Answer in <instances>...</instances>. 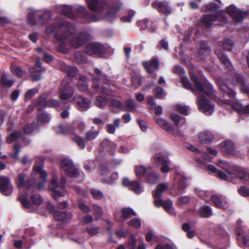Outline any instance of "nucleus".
<instances>
[{
	"mask_svg": "<svg viewBox=\"0 0 249 249\" xmlns=\"http://www.w3.org/2000/svg\"><path fill=\"white\" fill-rule=\"evenodd\" d=\"M154 120L157 124L164 130L170 132L175 137L182 136L181 132L179 129L174 130V126L166 120L159 117H155Z\"/></svg>",
	"mask_w": 249,
	"mask_h": 249,
	"instance_id": "nucleus-9",
	"label": "nucleus"
},
{
	"mask_svg": "<svg viewBox=\"0 0 249 249\" xmlns=\"http://www.w3.org/2000/svg\"><path fill=\"white\" fill-rule=\"evenodd\" d=\"M90 193L93 197L95 199H100L103 197V193L99 190L92 188L90 190Z\"/></svg>",
	"mask_w": 249,
	"mask_h": 249,
	"instance_id": "nucleus-63",
	"label": "nucleus"
},
{
	"mask_svg": "<svg viewBox=\"0 0 249 249\" xmlns=\"http://www.w3.org/2000/svg\"><path fill=\"white\" fill-rule=\"evenodd\" d=\"M237 240L239 246L242 248L249 247V235L245 236L243 231L239 228L236 229Z\"/></svg>",
	"mask_w": 249,
	"mask_h": 249,
	"instance_id": "nucleus-22",
	"label": "nucleus"
},
{
	"mask_svg": "<svg viewBox=\"0 0 249 249\" xmlns=\"http://www.w3.org/2000/svg\"><path fill=\"white\" fill-rule=\"evenodd\" d=\"M128 224L130 227L138 229L141 226V221L139 218H134L128 222Z\"/></svg>",
	"mask_w": 249,
	"mask_h": 249,
	"instance_id": "nucleus-54",
	"label": "nucleus"
},
{
	"mask_svg": "<svg viewBox=\"0 0 249 249\" xmlns=\"http://www.w3.org/2000/svg\"><path fill=\"white\" fill-rule=\"evenodd\" d=\"M69 77L65 78L62 83V87L60 89L59 97L63 101L68 100L72 97L74 94V89L67 83Z\"/></svg>",
	"mask_w": 249,
	"mask_h": 249,
	"instance_id": "nucleus-10",
	"label": "nucleus"
},
{
	"mask_svg": "<svg viewBox=\"0 0 249 249\" xmlns=\"http://www.w3.org/2000/svg\"><path fill=\"white\" fill-rule=\"evenodd\" d=\"M119 178L117 173H113L111 174L109 178H104L103 181L106 183H113Z\"/></svg>",
	"mask_w": 249,
	"mask_h": 249,
	"instance_id": "nucleus-52",
	"label": "nucleus"
},
{
	"mask_svg": "<svg viewBox=\"0 0 249 249\" xmlns=\"http://www.w3.org/2000/svg\"><path fill=\"white\" fill-rule=\"evenodd\" d=\"M218 9V5L214 3H210L206 5L203 11H212L216 13V14L206 15L201 18V23L208 27H211L213 24L214 22L217 20L222 21V23L219 24V25H222L223 24L226 23L227 22V18L221 15L220 12L217 11Z\"/></svg>",
	"mask_w": 249,
	"mask_h": 249,
	"instance_id": "nucleus-4",
	"label": "nucleus"
},
{
	"mask_svg": "<svg viewBox=\"0 0 249 249\" xmlns=\"http://www.w3.org/2000/svg\"><path fill=\"white\" fill-rule=\"evenodd\" d=\"M233 82L234 84H242L240 87L241 91L249 95V88L248 86L243 84L244 79L243 76L239 74H235L233 77Z\"/></svg>",
	"mask_w": 249,
	"mask_h": 249,
	"instance_id": "nucleus-26",
	"label": "nucleus"
},
{
	"mask_svg": "<svg viewBox=\"0 0 249 249\" xmlns=\"http://www.w3.org/2000/svg\"><path fill=\"white\" fill-rule=\"evenodd\" d=\"M215 53L218 56L220 61L225 65L226 67L230 68L231 67V63L228 57L219 49L215 50Z\"/></svg>",
	"mask_w": 249,
	"mask_h": 249,
	"instance_id": "nucleus-37",
	"label": "nucleus"
},
{
	"mask_svg": "<svg viewBox=\"0 0 249 249\" xmlns=\"http://www.w3.org/2000/svg\"><path fill=\"white\" fill-rule=\"evenodd\" d=\"M26 174L23 173L19 174L15 179V183L18 188L26 187L27 188L30 186L31 180L26 181Z\"/></svg>",
	"mask_w": 249,
	"mask_h": 249,
	"instance_id": "nucleus-29",
	"label": "nucleus"
},
{
	"mask_svg": "<svg viewBox=\"0 0 249 249\" xmlns=\"http://www.w3.org/2000/svg\"><path fill=\"white\" fill-rule=\"evenodd\" d=\"M90 39V36L87 33L76 34L72 36L70 43L74 48H77L87 42Z\"/></svg>",
	"mask_w": 249,
	"mask_h": 249,
	"instance_id": "nucleus-15",
	"label": "nucleus"
},
{
	"mask_svg": "<svg viewBox=\"0 0 249 249\" xmlns=\"http://www.w3.org/2000/svg\"><path fill=\"white\" fill-rule=\"evenodd\" d=\"M107 99L105 96H99L97 97L95 105L100 108H103L107 104Z\"/></svg>",
	"mask_w": 249,
	"mask_h": 249,
	"instance_id": "nucleus-48",
	"label": "nucleus"
},
{
	"mask_svg": "<svg viewBox=\"0 0 249 249\" xmlns=\"http://www.w3.org/2000/svg\"><path fill=\"white\" fill-rule=\"evenodd\" d=\"M221 150L230 154H233L235 150L234 143L229 140H226L220 144Z\"/></svg>",
	"mask_w": 249,
	"mask_h": 249,
	"instance_id": "nucleus-30",
	"label": "nucleus"
},
{
	"mask_svg": "<svg viewBox=\"0 0 249 249\" xmlns=\"http://www.w3.org/2000/svg\"><path fill=\"white\" fill-rule=\"evenodd\" d=\"M36 176H39L42 179V180L38 183L37 186L38 190H41L44 186L47 181V173L43 169L42 166L41 165H36L34 167L31 173V176L33 178H35Z\"/></svg>",
	"mask_w": 249,
	"mask_h": 249,
	"instance_id": "nucleus-13",
	"label": "nucleus"
},
{
	"mask_svg": "<svg viewBox=\"0 0 249 249\" xmlns=\"http://www.w3.org/2000/svg\"><path fill=\"white\" fill-rule=\"evenodd\" d=\"M14 82V79H8L6 74H2L1 77V83L5 88L11 87Z\"/></svg>",
	"mask_w": 249,
	"mask_h": 249,
	"instance_id": "nucleus-47",
	"label": "nucleus"
},
{
	"mask_svg": "<svg viewBox=\"0 0 249 249\" xmlns=\"http://www.w3.org/2000/svg\"><path fill=\"white\" fill-rule=\"evenodd\" d=\"M99 132L97 130H89L85 134V139L88 141H90L95 139L99 135Z\"/></svg>",
	"mask_w": 249,
	"mask_h": 249,
	"instance_id": "nucleus-49",
	"label": "nucleus"
},
{
	"mask_svg": "<svg viewBox=\"0 0 249 249\" xmlns=\"http://www.w3.org/2000/svg\"><path fill=\"white\" fill-rule=\"evenodd\" d=\"M152 160L154 162L156 165H161V171L163 173H167L169 172V165L170 161L167 156L163 155L161 154H155Z\"/></svg>",
	"mask_w": 249,
	"mask_h": 249,
	"instance_id": "nucleus-11",
	"label": "nucleus"
},
{
	"mask_svg": "<svg viewBox=\"0 0 249 249\" xmlns=\"http://www.w3.org/2000/svg\"><path fill=\"white\" fill-rule=\"evenodd\" d=\"M120 119L116 118L113 120L114 124H109L106 126V130L109 134H114L116 131V128H118L120 126Z\"/></svg>",
	"mask_w": 249,
	"mask_h": 249,
	"instance_id": "nucleus-39",
	"label": "nucleus"
},
{
	"mask_svg": "<svg viewBox=\"0 0 249 249\" xmlns=\"http://www.w3.org/2000/svg\"><path fill=\"white\" fill-rule=\"evenodd\" d=\"M56 133L64 135H73L75 134V128L74 124H59L54 127Z\"/></svg>",
	"mask_w": 249,
	"mask_h": 249,
	"instance_id": "nucleus-17",
	"label": "nucleus"
},
{
	"mask_svg": "<svg viewBox=\"0 0 249 249\" xmlns=\"http://www.w3.org/2000/svg\"><path fill=\"white\" fill-rule=\"evenodd\" d=\"M152 6L154 8L157 9L158 11L165 15H168L171 13V9L166 1H155L153 2Z\"/></svg>",
	"mask_w": 249,
	"mask_h": 249,
	"instance_id": "nucleus-23",
	"label": "nucleus"
},
{
	"mask_svg": "<svg viewBox=\"0 0 249 249\" xmlns=\"http://www.w3.org/2000/svg\"><path fill=\"white\" fill-rule=\"evenodd\" d=\"M36 102L38 105L40 107H57L60 106L59 101L54 99L44 101L42 100V97H39L37 99Z\"/></svg>",
	"mask_w": 249,
	"mask_h": 249,
	"instance_id": "nucleus-27",
	"label": "nucleus"
},
{
	"mask_svg": "<svg viewBox=\"0 0 249 249\" xmlns=\"http://www.w3.org/2000/svg\"><path fill=\"white\" fill-rule=\"evenodd\" d=\"M138 25L140 26L141 29L144 30L148 29L152 32L154 31L156 28L154 23L147 19L139 21L138 22Z\"/></svg>",
	"mask_w": 249,
	"mask_h": 249,
	"instance_id": "nucleus-33",
	"label": "nucleus"
},
{
	"mask_svg": "<svg viewBox=\"0 0 249 249\" xmlns=\"http://www.w3.org/2000/svg\"><path fill=\"white\" fill-rule=\"evenodd\" d=\"M203 53L205 54H208L209 53V48L206 43H202L201 46V50L199 52V55L201 59L203 58L202 56Z\"/></svg>",
	"mask_w": 249,
	"mask_h": 249,
	"instance_id": "nucleus-58",
	"label": "nucleus"
},
{
	"mask_svg": "<svg viewBox=\"0 0 249 249\" xmlns=\"http://www.w3.org/2000/svg\"><path fill=\"white\" fill-rule=\"evenodd\" d=\"M123 217L118 218V221H124L129 219L132 216H136V213L130 208H124L122 210Z\"/></svg>",
	"mask_w": 249,
	"mask_h": 249,
	"instance_id": "nucleus-36",
	"label": "nucleus"
},
{
	"mask_svg": "<svg viewBox=\"0 0 249 249\" xmlns=\"http://www.w3.org/2000/svg\"><path fill=\"white\" fill-rule=\"evenodd\" d=\"M19 199L25 208L29 209L30 208L31 203L25 196H21L19 197Z\"/></svg>",
	"mask_w": 249,
	"mask_h": 249,
	"instance_id": "nucleus-64",
	"label": "nucleus"
},
{
	"mask_svg": "<svg viewBox=\"0 0 249 249\" xmlns=\"http://www.w3.org/2000/svg\"><path fill=\"white\" fill-rule=\"evenodd\" d=\"M154 95L156 98L162 99L165 96L166 93L161 88L157 87L154 90Z\"/></svg>",
	"mask_w": 249,
	"mask_h": 249,
	"instance_id": "nucleus-57",
	"label": "nucleus"
},
{
	"mask_svg": "<svg viewBox=\"0 0 249 249\" xmlns=\"http://www.w3.org/2000/svg\"><path fill=\"white\" fill-rule=\"evenodd\" d=\"M228 13L232 17L235 23L242 21L245 13L238 10L234 5H231L227 8Z\"/></svg>",
	"mask_w": 249,
	"mask_h": 249,
	"instance_id": "nucleus-18",
	"label": "nucleus"
},
{
	"mask_svg": "<svg viewBox=\"0 0 249 249\" xmlns=\"http://www.w3.org/2000/svg\"><path fill=\"white\" fill-rule=\"evenodd\" d=\"M190 77L194 84L195 91L193 92L197 97V103L200 110L207 115H211L214 110V106L203 94L213 98L215 96V91L208 81H205L203 83L200 82L194 72L190 73Z\"/></svg>",
	"mask_w": 249,
	"mask_h": 249,
	"instance_id": "nucleus-1",
	"label": "nucleus"
},
{
	"mask_svg": "<svg viewBox=\"0 0 249 249\" xmlns=\"http://www.w3.org/2000/svg\"><path fill=\"white\" fill-rule=\"evenodd\" d=\"M54 218L58 221L66 223L69 222L71 219L72 215L71 213L56 211L54 213Z\"/></svg>",
	"mask_w": 249,
	"mask_h": 249,
	"instance_id": "nucleus-31",
	"label": "nucleus"
},
{
	"mask_svg": "<svg viewBox=\"0 0 249 249\" xmlns=\"http://www.w3.org/2000/svg\"><path fill=\"white\" fill-rule=\"evenodd\" d=\"M77 86L80 91H86L88 88L87 78L85 76H82L79 79Z\"/></svg>",
	"mask_w": 249,
	"mask_h": 249,
	"instance_id": "nucleus-44",
	"label": "nucleus"
},
{
	"mask_svg": "<svg viewBox=\"0 0 249 249\" xmlns=\"http://www.w3.org/2000/svg\"><path fill=\"white\" fill-rule=\"evenodd\" d=\"M61 166L68 175L73 178L75 182H80L84 180V174L77 170L71 160L63 159L61 161Z\"/></svg>",
	"mask_w": 249,
	"mask_h": 249,
	"instance_id": "nucleus-5",
	"label": "nucleus"
},
{
	"mask_svg": "<svg viewBox=\"0 0 249 249\" xmlns=\"http://www.w3.org/2000/svg\"><path fill=\"white\" fill-rule=\"evenodd\" d=\"M50 16L49 12L42 13L40 11H36L35 12L29 14L28 16V20L32 24L37 23L36 18H37V22L39 24H43Z\"/></svg>",
	"mask_w": 249,
	"mask_h": 249,
	"instance_id": "nucleus-12",
	"label": "nucleus"
},
{
	"mask_svg": "<svg viewBox=\"0 0 249 249\" xmlns=\"http://www.w3.org/2000/svg\"><path fill=\"white\" fill-rule=\"evenodd\" d=\"M220 166L226 170L227 173L229 176L231 178H239L242 179H246L247 176V172L244 170H235L233 172H231L224 165H220Z\"/></svg>",
	"mask_w": 249,
	"mask_h": 249,
	"instance_id": "nucleus-28",
	"label": "nucleus"
},
{
	"mask_svg": "<svg viewBox=\"0 0 249 249\" xmlns=\"http://www.w3.org/2000/svg\"><path fill=\"white\" fill-rule=\"evenodd\" d=\"M220 88L223 90L230 98H231V100L224 98L222 100L223 103L225 104L231 106L233 109L236 110L238 112H242L243 109V107L242 105L234 100V97L236 95L235 92L229 88L227 85L224 84L223 85L219 86Z\"/></svg>",
	"mask_w": 249,
	"mask_h": 249,
	"instance_id": "nucleus-7",
	"label": "nucleus"
},
{
	"mask_svg": "<svg viewBox=\"0 0 249 249\" xmlns=\"http://www.w3.org/2000/svg\"><path fill=\"white\" fill-rule=\"evenodd\" d=\"M136 105L137 104L133 99H129L124 102L123 107L125 111L132 112L135 110Z\"/></svg>",
	"mask_w": 249,
	"mask_h": 249,
	"instance_id": "nucleus-42",
	"label": "nucleus"
},
{
	"mask_svg": "<svg viewBox=\"0 0 249 249\" xmlns=\"http://www.w3.org/2000/svg\"><path fill=\"white\" fill-rule=\"evenodd\" d=\"M0 191L5 196H9L12 193L13 186L8 177L0 176Z\"/></svg>",
	"mask_w": 249,
	"mask_h": 249,
	"instance_id": "nucleus-16",
	"label": "nucleus"
},
{
	"mask_svg": "<svg viewBox=\"0 0 249 249\" xmlns=\"http://www.w3.org/2000/svg\"><path fill=\"white\" fill-rule=\"evenodd\" d=\"M60 68L62 71L67 73L68 76L65 78L69 77L70 78L69 80L66 81V83L71 81V77L74 76L76 74L77 71L75 67L69 66L65 63L61 64Z\"/></svg>",
	"mask_w": 249,
	"mask_h": 249,
	"instance_id": "nucleus-32",
	"label": "nucleus"
},
{
	"mask_svg": "<svg viewBox=\"0 0 249 249\" xmlns=\"http://www.w3.org/2000/svg\"><path fill=\"white\" fill-rule=\"evenodd\" d=\"M104 51V46L97 42L89 44L85 48V52L89 55L101 54Z\"/></svg>",
	"mask_w": 249,
	"mask_h": 249,
	"instance_id": "nucleus-20",
	"label": "nucleus"
},
{
	"mask_svg": "<svg viewBox=\"0 0 249 249\" xmlns=\"http://www.w3.org/2000/svg\"><path fill=\"white\" fill-rule=\"evenodd\" d=\"M198 138L201 143H208L212 142L213 136L211 132L205 131L200 133Z\"/></svg>",
	"mask_w": 249,
	"mask_h": 249,
	"instance_id": "nucleus-34",
	"label": "nucleus"
},
{
	"mask_svg": "<svg viewBox=\"0 0 249 249\" xmlns=\"http://www.w3.org/2000/svg\"><path fill=\"white\" fill-rule=\"evenodd\" d=\"M122 183L124 186L128 187L129 189L137 194L143 191V187L137 180L130 181L128 178H124L123 180Z\"/></svg>",
	"mask_w": 249,
	"mask_h": 249,
	"instance_id": "nucleus-19",
	"label": "nucleus"
},
{
	"mask_svg": "<svg viewBox=\"0 0 249 249\" xmlns=\"http://www.w3.org/2000/svg\"><path fill=\"white\" fill-rule=\"evenodd\" d=\"M62 13L68 17L73 18L74 15L72 13L73 9L70 6L63 5L61 6Z\"/></svg>",
	"mask_w": 249,
	"mask_h": 249,
	"instance_id": "nucleus-46",
	"label": "nucleus"
},
{
	"mask_svg": "<svg viewBox=\"0 0 249 249\" xmlns=\"http://www.w3.org/2000/svg\"><path fill=\"white\" fill-rule=\"evenodd\" d=\"M211 161V157L206 152L202 154V158L198 160V162L201 165L205 164L206 162Z\"/></svg>",
	"mask_w": 249,
	"mask_h": 249,
	"instance_id": "nucleus-61",
	"label": "nucleus"
},
{
	"mask_svg": "<svg viewBox=\"0 0 249 249\" xmlns=\"http://www.w3.org/2000/svg\"><path fill=\"white\" fill-rule=\"evenodd\" d=\"M72 140L75 142L77 145L82 149H83L85 147V143L83 139L78 135H75L73 137L71 138Z\"/></svg>",
	"mask_w": 249,
	"mask_h": 249,
	"instance_id": "nucleus-50",
	"label": "nucleus"
},
{
	"mask_svg": "<svg viewBox=\"0 0 249 249\" xmlns=\"http://www.w3.org/2000/svg\"><path fill=\"white\" fill-rule=\"evenodd\" d=\"M73 100L77 104L78 109L80 111H86L90 107V101L82 96L74 97Z\"/></svg>",
	"mask_w": 249,
	"mask_h": 249,
	"instance_id": "nucleus-24",
	"label": "nucleus"
},
{
	"mask_svg": "<svg viewBox=\"0 0 249 249\" xmlns=\"http://www.w3.org/2000/svg\"><path fill=\"white\" fill-rule=\"evenodd\" d=\"M51 120L50 115L46 113L43 112L38 117V121L42 123H46Z\"/></svg>",
	"mask_w": 249,
	"mask_h": 249,
	"instance_id": "nucleus-56",
	"label": "nucleus"
},
{
	"mask_svg": "<svg viewBox=\"0 0 249 249\" xmlns=\"http://www.w3.org/2000/svg\"><path fill=\"white\" fill-rule=\"evenodd\" d=\"M89 8L93 11L97 12V15L92 19L97 21L105 19L112 22L117 17V14L122 9V4L112 5L105 9L106 2L105 0H86Z\"/></svg>",
	"mask_w": 249,
	"mask_h": 249,
	"instance_id": "nucleus-2",
	"label": "nucleus"
},
{
	"mask_svg": "<svg viewBox=\"0 0 249 249\" xmlns=\"http://www.w3.org/2000/svg\"><path fill=\"white\" fill-rule=\"evenodd\" d=\"M200 215L204 218H208L213 215L211 208L208 206H202L199 210Z\"/></svg>",
	"mask_w": 249,
	"mask_h": 249,
	"instance_id": "nucleus-43",
	"label": "nucleus"
},
{
	"mask_svg": "<svg viewBox=\"0 0 249 249\" xmlns=\"http://www.w3.org/2000/svg\"><path fill=\"white\" fill-rule=\"evenodd\" d=\"M74 31L73 26L63 19L61 20L60 22L57 25V28L54 25H51L45 31L48 35L56 32L54 38L60 45L65 44L67 37L74 33Z\"/></svg>",
	"mask_w": 249,
	"mask_h": 249,
	"instance_id": "nucleus-3",
	"label": "nucleus"
},
{
	"mask_svg": "<svg viewBox=\"0 0 249 249\" xmlns=\"http://www.w3.org/2000/svg\"><path fill=\"white\" fill-rule=\"evenodd\" d=\"M36 126V123H32L28 124L23 128L24 132L25 134H27L32 133L35 130Z\"/></svg>",
	"mask_w": 249,
	"mask_h": 249,
	"instance_id": "nucleus-60",
	"label": "nucleus"
},
{
	"mask_svg": "<svg viewBox=\"0 0 249 249\" xmlns=\"http://www.w3.org/2000/svg\"><path fill=\"white\" fill-rule=\"evenodd\" d=\"M21 136V135L19 132H15L12 134H11L7 139V142L8 143H11L14 141H15L19 138Z\"/></svg>",
	"mask_w": 249,
	"mask_h": 249,
	"instance_id": "nucleus-55",
	"label": "nucleus"
},
{
	"mask_svg": "<svg viewBox=\"0 0 249 249\" xmlns=\"http://www.w3.org/2000/svg\"><path fill=\"white\" fill-rule=\"evenodd\" d=\"M147 71L152 75V77L154 78H156L157 75L153 73L154 71L158 70L159 66V63L157 58H154L148 61H144L143 62Z\"/></svg>",
	"mask_w": 249,
	"mask_h": 249,
	"instance_id": "nucleus-21",
	"label": "nucleus"
},
{
	"mask_svg": "<svg viewBox=\"0 0 249 249\" xmlns=\"http://www.w3.org/2000/svg\"><path fill=\"white\" fill-rule=\"evenodd\" d=\"M147 104L149 105L150 109H156L155 113L157 114H161L162 113V108L159 106L156 107V104L154 102V99L152 96H149L147 98Z\"/></svg>",
	"mask_w": 249,
	"mask_h": 249,
	"instance_id": "nucleus-41",
	"label": "nucleus"
},
{
	"mask_svg": "<svg viewBox=\"0 0 249 249\" xmlns=\"http://www.w3.org/2000/svg\"><path fill=\"white\" fill-rule=\"evenodd\" d=\"M173 71L174 73L177 74L180 76L181 83L185 89L190 90L192 92L195 91L194 86L191 84L187 77L184 76L185 71L181 67L178 65L175 66L173 69Z\"/></svg>",
	"mask_w": 249,
	"mask_h": 249,
	"instance_id": "nucleus-14",
	"label": "nucleus"
},
{
	"mask_svg": "<svg viewBox=\"0 0 249 249\" xmlns=\"http://www.w3.org/2000/svg\"><path fill=\"white\" fill-rule=\"evenodd\" d=\"M38 92V89H33L29 90L25 95V100L26 101L30 100L32 97Z\"/></svg>",
	"mask_w": 249,
	"mask_h": 249,
	"instance_id": "nucleus-62",
	"label": "nucleus"
},
{
	"mask_svg": "<svg viewBox=\"0 0 249 249\" xmlns=\"http://www.w3.org/2000/svg\"><path fill=\"white\" fill-rule=\"evenodd\" d=\"M66 184L65 178H62L60 180V184L57 183V177L53 175L51 182L50 184V188L52 190L53 196L54 199H58L59 197L64 196L66 192L64 190Z\"/></svg>",
	"mask_w": 249,
	"mask_h": 249,
	"instance_id": "nucleus-8",
	"label": "nucleus"
},
{
	"mask_svg": "<svg viewBox=\"0 0 249 249\" xmlns=\"http://www.w3.org/2000/svg\"><path fill=\"white\" fill-rule=\"evenodd\" d=\"M21 150V146L18 144H16L14 148V153L10 155V157L14 160H17L18 158V154Z\"/></svg>",
	"mask_w": 249,
	"mask_h": 249,
	"instance_id": "nucleus-53",
	"label": "nucleus"
},
{
	"mask_svg": "<svg viewBox=\"0 0 249 249\" xmlns=\"http://www.w3.org/2000/svg\"><path fill=\"white\" fill-rule=\"evenodd\" d=\"M170 118L178 127H181L185 124V118L180 117L178 114L172 113L170 115Z\"/></svg>",
	"mask_w": 249,
	"mask_h": 249,
	"instance_id": "nucleus-38",
	"label": "nucleus"
},
{
	"mask_svg": "<svg viewBox=\"0 0 249 249\" xmlns=\"http://www.w3.org/2000/svg\"><path fill=\"white\" fill-rule=\"evenodd\" d=\"M135 172L138 178L145 176L147 183L153 184L157 182L159 176L152 171L151 166L147 167L142 165H137L135 166Z\"/></svg>",
	"mask_w": 249,
	"mask_h": 249,
	"instance_id": "nucleus-6",
	"label": "nucleus"
},
{
	"mask_svg": "<svg viewBox=\"0 0 249 249\" xmlns=\"http://www.w3.org/2000/svg\"><path fill=\"white\" fill-rule=\"evenodd\" d=\"M212 200L217 208L226 209L229 207L228 203L225 198L220 195H213L212 196Z\"/></svg>",
	"mask_w": 249,
	"mask_h": 249,
	"instance_id": "nucleus-25",
	"label": "nucleus"
},
{
	"mask_svg": "<svg viewBox=\"0 0 249 249\" xmlns=\"http://www.w3.org/2000/svg\"><path fill=\"white\" fill-rule=\"evenodd\" d=\"M165 210L170 215H175V212L171 200L168 199L164 201L163 206Z\"/></svg>",
	"mask_w": 249,
	"mask_h": 249,
	"instance_id": "nucleus-45",
	"label": "nucleus"
},
{
	"mask_svg": "<svg viewBox=\"0 0 249 249\" xmlns=\"http://www.w3.org/2000/svg\"><path fill=\"white\" fill-rule=\"evenodd\" d=\"M168 188V185L166 182L159 184L155 191L153 193L154 198L160 197L163 194V193L166 191Z\"/></svg>",
	"mask_w": 249,
	"mask_h": 249,
	"instance_id": "nucleus-35",
	"label": "nucleus"
},
{
	"mask_svg": "<svg viewBox=\"0 0 249 249\" xmlns=\"http://www.w3.org/2000/svg\"><path fill=\"white\" fill-rule=\"evenodd\" d=\"M174 180L175 182H178V187L180 189H183L187 187L186 178L182 175L177 173L175 175Z\"/></svg>",
	"mask_w": 249,
	"mask_h": 249,
	"instance_id": "nucleus-40",
	"label": "nucleus"
},
{
	"mask_svg": "<svg viewBox=\"0 0 249 249\" xmlns=\"http://www.w3.org/2000/svg\"><path fill=\"white\" fill-rule=\"evenodd\" d=\"M109 106L110 108H115L120 109L122 107V103L118 99H112L110 101Z\"/></svg>",
	"mask_w": 249,
	"mask_h": 249,
	"instance_id": "nucleus-51",
	"label": "nucleus"
},
{
	"mask_svg": "<svg viewBox=\"0 0 249 249\" xmlns=\"http://www.w3.org/2000/svg\"><path fill=\"white\" fill-rule=\"evenodd\" d=\"M233 46V42L229 39H225L222 44L223 48L229 51H231L232 50Z\"/></svg>",
	"mask_w": 249,
	"mask_h": 249,
	"instance_id": "nucleus-59",
	"label": "nucleus"
}]
</instances>
